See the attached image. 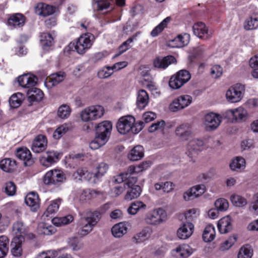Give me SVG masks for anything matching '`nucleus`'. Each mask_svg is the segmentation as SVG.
I'll list each match as a JSON object with an SVG mask.
<instances>
[{
  "label": "nucleus",
  "instance_id": "51",
  "mask_svg": "<svg viewBox=\"0 0 258 258\" xmlns=\"http://www.w3.org/2000/svg\"><path fill=\"white\" fill-rule=\"evenodd\" d=\"M230 200L234 205L238 207H243L247 204L245 199L236 194H233L231 196Z\"/></svg>",
  "mask_w": 258,
  "mask_h": 258
},
{
  "label": "nucleus",
  "instance_id": "41",
  "mask_svg": "<svg viewBox=\"0 0 258 258\" xmlns=\"http://www.w3.org/2000/svg\"><path fill=\"white\" fill-rule=\"evenodd\" d=\"M37 230L40 234L46 235H51L56 231V229L53 226L49 225L46 223H39L38 226Z\"/></svg>",
  "mask_w": 258,
  "mask_h": 258
},
{
  "label": "nucleus",
  "instance_id": "57",
  "mask_svg": "<svg viewBox=\"0 0 258 258\" xmlns=\"http://www.w3.org/2000/svg\"><path fill=\"white\" fill-rule=\"evenodd\" d=\"M16 191V186L12 181H9L5 183L4 192L9 196L14 195Z\"/></svg>",
  "mask_w": 258,
  "mask_h": 258
},
{
  "label": "nucleus",
  "instance_id": "9",
  "mask_svg": "<svg viewBox=\"0 0 258 258\" xmlns=\"http://www.w3.org/2000/svg\"><path fill=\"white\" fill-rule=\"evenodd\" d=\"M191 102V96L188 95H181L172 101L169 105V109L172 112H176L187 107Z\"/></svg>",
  "mask_w": 258,
  "mask_h": 258
},
{
  "label": "nucleus",
  "instance_id": "42",
  "mask_svg": "<svg viewBox=\"0 0 258 258\" xmlns=\"http://www.w3.org/2000/svg\"><path fill=\"white\" fill-rule=\"evenodd\" d=\"M147 207L146 204L140 201H136L131 203L127 209L130 214L135 215L141 210H145Z\"/></svg>",
  "mask_w": 258,
  "mask_h": 258
},
{
  "label": "nucleus",
  "instance_id": "19",
  "mask_svg": "<svg viewBox=\"0 0 258 258\" xmlns=\"http://www.w3.org/2000/svg\"><path fill=\"white\" fill-rule=\"evenodd\" d=\"M47 146V141L45 136L39 135L34 139L32 146V150L36 153L44 151Z\"/></svg>",
  "mask_w": 258,
  "mask_h": 258
},
{
  "label": "nucleus",
  "instance_id": "8",
  "mask_svg": "<svg viewBox=\"0 0 258 258\" xmlns=\"http://www.w3.org/2000/svg\"><path fill=\"white\" fill-rule=\"evenodd\" d=\"M244 91V85L236 84L228 90L226 93V98L231 103L239 102L242 98Z\"/></svg>",
  "mask_w": 258,
  "mask_h": 258
},
{
  "label": "nucleus",
  "instance_id": "47",
  "mask_svg": "<svg viewBox=\"0 0 258 258\" xmlns=\"http://www.w3.org/2000/svg\"><path fill=\"white\" fill-rule=\"evenodd\" d=\"M61 201L62 200L60 198H57L52 201L48 205L44 214H45L46 216H48L50 214L56 213L59 209Z\"/></svg>",
  "mask_w": 258,
  "mask_h": 258
},
{
  "label": "nucleus",
  "instance_id": "30",
  "mask_svg": "<svg viewBox=\"0 0 258 258\" xmlns=\"http://www.w3.org/2000/svg\"><path fill=\"white\" fill-rule=\"evenodd\" d=\"M24 240V238L22 236L15 237L14 238L11 246L12 247L11 252L15 256H19L22 254V243Z\"/></svg>",
  "mask_w": 258,
  "mask_h": 258
},
{
  "label": "nucleus",
  "instance_id": "34",
  "mask_svg": "<svg viewBox=\"0 0 258 258\" xmlns=\"http://www.w3.org/2000/svg\"><path fill=\"white\" fill-rule=\"evenodd\" d=\"M66 76V73L63 72H59L51 75L47 79L46 82L49 87L54 86L61 82Z\"/></svg>",
  "mask_w": 258,
  "mask_h": 258
},
{
  "label": "nucleus",
  "instance_id": "52",
  "mask_svg": "<svg viewBox=\"0 0 258 258\" xmlns=\"http://www.w3.org/2000/svg\"><path fill=\"white\" fill-rule=\"evenodd\" d=\"M71 109L69 106L63 104L59 106L57 111L58 116L61 119L67 118L70 115Z\"/></svg>",
  "mask_w": 258,
  "mask_h": 258
},
{
  "label": "nucleus",
  "instance_id": "29",
  "mask_svg": "<svg viewBox=\"0 0 258 258\" xmlns=\"http://www.w3.org/2000/svg\"><path fill=\"white\" fill-rule=\"evenodd\" d=\"M73 176L77 180H85L93 183L92 172L85 168L78 169L74 173Z\"/></svg>",
  "mask_w": 258,
  "mask_h": 258
},
{
  "label": "nucleus",
  "instance_id": "48",
  "mask_svg": "<svg viewBox=\"0 0 258 258\" xmlns=\"http://www.w3.org/2000/svg\"><path fill=\"white\" fill-rule=\"evenodd\" d=\"M108 141L97 135L93 140H92L89 144L90 148L92 150H96L104 146Z\"/></svg>",
  "mask_w": 258,
  "mask_h": 258
},
{
  "label": "nucleus",
  "instance_id": "61",
  "mask_svg": "<svg viewBox=\"0 0 258 258\" xmlns=\"http://www.w3.org/2000/svg\"><path fill=\"white\" fill-rule=\"evenodd\" d=\"M111 67H106L98 72V77L100 79L107 78L113 74Z\"/></svg>",
  "mask_w": 258,
  "mask_h": 258
},
{
  "label": "nucleus",
  "instance_id": "46",
  "mask_svg": "<svg viewBox=\"0 0 258 258\" xmlns=\"http://www.w3.org/2000/svg\"><path fill=\"white\" fill-rule=\"evenodd\" d=\"M24 100V95L21 93L12 95L9 99L10 105L12 108H17L20 106Z\"/></svg>",
  "mask_w": 258,
  "mask_h": 258
},
{
  "label": "nucleus",
  "instance_id": "54",
  "mask_svg": "<svg viewBox=\"0 0 258 258\" xmlns=\"http://www.w3.org/2000/svg\"><path fill=\"white\" fill-rule=\"evenodd\" d=\"M247 115V111L243 107H238L235 109L234 120L239 121L245 119Z\"/></svg>",
  "mask_w": 258,
  "mask_h": 258
},
{
  "label": "nucleus",
  "instance_id": "18",
  "mask_svg": "<svg viewBox=\"0 0 258 258\" xmlns=\"http://www.w3.org/2000/svg\"><path fill=\"white\" fill-rule=\"evenodd\" d=\"M107 164L101 162L99 163L91 171L93 183H96L101 180L102 177L105 175L108 170Z\"/></svg>",
  "mask_w": 258,
  "mask_h": 258
},
{
  "label": "nucleus",
  "instance_id": "11",
  "mask_svg": "<svg viewBox=\"0 0 258 258\" xmlns=\"http://www.w3.org/2000/svg\"><path fill=\"white\" fill-rule=\"evenodd\" d=\"M175 134L180 141H187L192 137V127L188 123H182L176 127Z\"/></svg>",
  "mask_w": 258,
  "mask_h": 258
},
{
  "label": "nucleus",
  "instance_id": "14",
  "mask_svg": "<svg viewBox=\"0 0 258 258\" xmlns=\"http://www.w3.org/2000/svg\"><path fill=\"white\" fill-rule=\"evenodd\" d=\"M204 149V142L203 140L195 138L189 141L186 147V154L192 158L199 152Z\"/></svg>",
  "mask_w": 258,
  "mask_h": 258
},
{
  "label": "nucleus",
  "instance_id": "45",
  "mask_svg": "<svg viewBox=\"0 0 258 258\" xmlns=\"http://www.w3.org/2000/svg\"><path fill=\"white\" fill-rule=\"evenodd\" d=\"M189 35L187 34L184 35H179L173 40L172 42L175 44L173 47H182L187 45L189 41Z\"/></svg>",
  "mask_w": 258,
  "mask_h": 258
},
{
  "label": "nucleus",
  "instance_id": "25",
  "mask_svg": "<svg viewBox=\"0 0 258 258\" xmlns=\"http://www.w3.org/2000/svg\"><path fill=\"white\" fill-rule=\"evenodd\" d=\"M172 254L176 257L187 258L192 253V248L186 244L179 245L171 251Z\"/></svg>",
  "mask_w": 258,
  "mask_h": 258
},
{
  "label": "nucleus",
  "instance_id": "60",
  "mask_svg": "<svg viewBox=\"0 0 258 258\" xmlns=\"http://www.w3.org/2000/svg\"><path fill=\"white\" fill-rule=\"evenodd\" d=\"M134 37H131L127 39L126 41L124 42L118 48V53L115 55V56H118L128 50L130 47V44L133 41Z\"/></svg>",
  "mask_w": 258,
  "mask_h": 258
},
{
  "label": "nucleus",
  "instance_id": "32",
  "mask_svg": "<svg viewBox=\"0 0 258 258\" xmlns=\"http://www.w3.org/2000/svg\"><path fill=\"white\" fill-rule=\"evenodd\" d=\"M29 101H40L43 97V93L39 89L32 87L27 91Z\"/></svg>",
  "mask_w": 258,
  "mask_h": 258
},
{
  "label": "nucleus",
  "instance_id": "28",
  "mask_svg": "<svg viewBox=\"0 0 258 258\" xmlns=\"http://www.w3.org/2000/svg\"><path fill=\"white\" fill-rule=\"evenodd\" d=\"M35 13L38 15L46 17L53 14L54 13V9L52 6L40 3L36 7Z\"/></svg>",
  "mask_w": 258,
  "mask_h": 258
},
{
  "label": "nucleus",
  "instance_id": "5",
  "mask_svg": "<svg viewBox=\"0 0 258 258\" xmlns=\"http://www.w3.org/2000/svg\"><path fill=\"white\" fill-rule=\"evenodd\" d=\"M190 73L185 70H181L173 75L169 81V85L173 89L180 88L190 79Z\"/></svg>",
  "mask_w": 258,
  "mask_h": 258
},
{
  "label": "nucleus",
  "instance_id": "38",
  "mask_svg": "<svg viewBox=\"0 0 258 258\" xmlns=\"http://www.w3.org/2000/svg\"><path fill=\"white\" fill-rule=\"evenodd\" d=\"M127 228L124 223H119L114 225L112 229L111 232L112 235L115 237L119 238L122 237L126 233Z\"/></svg>",
  "mask_w": 258,
  "mask_h": 258
},
{
  "label": "nucleus",
  "instance_id": "3",
  "mask_svg": "<svg viewBox=\"0 0 258 258\" xmlns=\"http://www.w3.org/2000/svg\"><path fill=\"white\" fill-rule=\"evenodd\" d=\"M166 219L167 213L161 208L155 209L148 212L144 219L146 224L153 226L159 225L164 222Z\"/></svg>",
  "mask_w": 258,
  "mask_h": 258
},
{
  "label": "nucleus",
  "instance_id": "16",
  "mask_svg": "<svg viewBox=\"0 0 258 258\" xmlns=\"http://www.w3.org/2000/svg\"><path fill=\"white\" fill-rule=\"evenodd\" d=\"M206 191L204 184H198L191 187L184 192L183 197L185 201L193 200L202 196Z\"/></svg>",
  "mask_w": 258,
  "mask_h": 258
},
{
  "label": "nucleus",
  "instance_id": "4",
  "mask_svg": "<svg viewBox=\"0 0 258 258\" xmlns=\"http://www.w3.org/2000/svg\"><path fill=\"white\" fill-rule=\"evenodd\" d=\"M104 109L101 105L91 106L84 109L80 113L82 121L88 122L101 118L104 114Z\"/></svg>",
  "mask_w": 258,
  "mask_h": 258
},
{
  "label": "nucleus",
  "instance_id": "27",
  "mask_svg": "<svg viewBox=\"0 0 258 258\" xmlns=\"http://www.w3.org/2000/svg\"><path fill=\"white\" fill-rule=\"evenodd\" d=\"M219 231L221 234H225L230 232L232 229L231 220L229 216L221 218L217 224Z\"/></svg>",
  "mask_w": 258,
  "mask_h": 258
},
{
  "label": "nucleus",
  "instance_id": "31",
  "mask_svg": "<svg viewBox=\"0 0 258 258\" xmlns=\"http://www.w3.org/2000/svg\"><path fill=\"white\" fill-rule=\"evenodd\" d=\"M149 96L144 90H140L138 92L137 106L140 109H144L149 103Z\"/></svg>",
  "mask_w": 258,
  "mask_h": 258
},
{
  "label": "nucleus",
  "instance_id": "63",
  "mask_svg": "<svg viewBox=\"0 0 258 258\" xmlns=\"http://www.w3.org/2000/svg\"><path fill=\"white\" fill-rule=\"evenodd\" d=\"M236 241V239L235 237H230L228 239L221 243L220 249L222 251L228 250L232 246Z\"/></svg>",
  "mask_w": 258,
  "mask_h": 258
},
{
  "label": "nucleus",
  "instance_id": "43",
  "mask_svg": "<svg viewBox=\"0 0 258 258\" xmlns=\"http://www.w3.org/2000/svg\"><path fill=\"white\" fill-rule=\"evenodd\" d=\"M74 220V217L71 215H68L66 216L55 217L52 219V223L57 226H61L68 225Z\"/></svg>",
  "mask_w": 258,
  "mask_h": 258
},
{
  "label": "nucleus",
  "instance_id": "24",
  "mask_svg": "<svg viewBox=\"0 0 258 258\" xmlns=\"http://www.w3.org/2000/svg\"><path fill=\"white\" fill-rule=\"evenodd\" d=\"M25 201L33 212L36 211L39 208V199L38 194L36 192H32L28 194L25 198Z\"/></svg>",
  "mask_w": 258,
  "mask_h": 258
},
{
  "label": "nucleus",
  "instance_id": "13",
  "mask_svg": "<svg viewBox=\"0 0 258 258\" xmlns=\"http://www.w3.org/2000/svg\"><path fill=\"white\" fill-rule=\"evenodd\" d=\"M152 233L153 231L151 228L145 227L131 237V242L132 244L135 245L144 243L150 238Z\"/></svg>",
  "mask_w": 258,
  "mask_h": 258
},
{
  "label": "nucleus",
  "instance_id": "21",
  "mask_svg": "<svg viewBox=\"0 0 258 258\" xmlns=\"http://www.w3.org/2000/svg\"><path fill=\"white\" fill-rule=\"evenodd\" d=\"M194 225L190 222H185L178 229L177 235L181 239H186L189 238L192 234Z\"/></svg>",
  "mask_w": 258,
  "mask_h": 258
},
{
  "label": "nucleus",
  "instance_id": "35",
  "mask_svg": "<svg viewBox=\"0 0 258 258\" xmlns=\"http://www.w3.org/2000/svg\"><path fill=\"white\" fill-rule=\"evenodd\" d=\"M229 166L232 171H240L245 168V160L242 157H236L232 160Z\"/></svg>",
  "mask_w": 258,
  "mask_h": 258
},
{
  "label": "nucleus",
  "instance_id": "10",
  "mask_svg": "<svg viewBox=\"0 0 258 258\" xmlns=\"http://www.w3.org/2000/svg\"><path fill=\"white\" fill-rule=\"evenodd\" d=\"M221 122V117L218 114L209 113L206 114L204 118V124L207 131L216 129Z\"/></svg>",
  "mask_w": 258,
  "mask_h": 258
},
{
  "label": "nucleus",
  "instance_id": "36",
  "mask_svg": "<svg viewBox=\"0 0 258 258\" xmlns=\"http://www.w3.org/2000/svg\"><path fill=\"white\" fill-rule=\"evenodd\" d=\"M13 231L17 235L16 237L22 236L24 238V236L28 233V227L22 221H18L14 223Z\"/></svg>",
  "mask_w": 258,
  "mask_h": 258
},
{
  "label": "nucleus",
  "instance_id": "26",
  "mask_svg": "<svg viewBox=\"0 0 258 258\" xmlns=\"http://www.w3.org/2000/svg\"><path fill=\"white\" fill-rule=\"evenodd\" d=\"M18 82L21 87L29 89L35 85L36 79L34 76L25 74L18 78Z\"/></svg>",
  "mask_w": 258,
  "mask_h": 258
},
{
  "label": "nucleus",
  "instance_id": "37",
  "mask_svg": "<svg viewBox=\"0 0 258 258\" xmlns=\"http://www.w3.org/2000/svg\"><path fill=\"white\" fill-rule=\"evenodd\" d=\"M141 191L140 186L137 185H134L127 190L124 199L129 201L137 198L140 195Z\"/></svg>",
  "mask_w": 258,
  "mask_h": 258
},
{
  "label": "nucleus",
  "instance_id": "50",
  "mask_svg": "<svg viewBox=\"0 0 258 258\" xmlns=\"http://www.w3.org/2000/svg\"><path fill=\"white\" fill-rule=\"evenodd\" d=\"M253 251L250 246L248 245L241 247L238 253V258H251Z\"/></svg>",
  "mask_w": 258,
  "mask_h": 258
},
{
  "label": "nucleus",
  "instance_id": "55",
  "mask_svg": "<svg viewBox=\"0 0 258 258\" xmlns=\"http://www.w3.org/2000/svg\"><path fill=\"white\" fill-rule=\"evenodd\" d=\"M40 41L43 46H50L53 43V38L50 34L43 33L41 35Z\"/></svg>",
  "mask_w": 258,
  "mask_h": 258
},
{
  "label": "nucleus",
  "instance_id": "39",
  "mask_svg": "<svg viewBox=\"0 0 258 258\" xmlns=\"http://www.w3.org/2000/svg\"><path fill=\"white\" fill-rule=\"evenodd\" d=\"M243 28L247 31L257 29L258 28V16L254 15L248 17L244 22Z\"/></svg>",
  "mask_w": 258,
  "mask_h": 258
},
{
  "label": "nucleus",
  "instance_id": "22",
  "mask_svg": "<svg viewBox=\"0 0 258 258\" xmlns=\"http://www.w3.org/2000/svg\"><path fill=\"white\" fill-rule=\"evenodd\" d=\"M176 61L175 58L172 55H168L164 57H157L153 61L154 66L158 69H165L170 64Z\"/></svg>",
  "mask_w": 258,
  "mask_h": 258
},
{
  "label": "nucleus",
  "instance_id": "33",
  "mask_svg": "<svg viewBox=\"0 0 258 258\" xmlns=\"http://www.w3.org/2000/svg\"><path fill=\"white\" fill-rule=\"evenodd\" d=\"M144 155V148L142 146L138 145L133 148L128 154V158L133 161L141 159Z\"/></svg>",
  "mask_w": 258,
  "mask_h": 258
},
{
  "label": "nucleus",
  "instance_id": "59",
  "mask_svg": "<svg viewBox=\"0 0 258 258\" xmlns=\"http://www.w3.org/2000/svg\"><path fill=\"white\" fill-rule=\"evenodd\" d=\"M68 131V127L66 124H63L56 129L53 134V137L54 139H60Z\"/></svg>",
  "mask_w": 258,
  "mask_h": 258
},
{
  "label": "nucleus",
  "instance_id": "44",
  "mask_svg": "<svg viewBox=\"0 0 258 258\" xmlns=\"http://www.w3.org/2000/svg\"><path fill=\"white\" fill-rule=\"evenodd\" d=\"M16 166V161L10 159H5L0 162L1 168L7 172H11Z\"/></svg>",
  "mask_w": 258,
  "mask_h": 258
},
{
  "label": "nucleus",
  "instance_id": "15",
  "mask_svg": "<svg viewBox=\"0 0 258 258\" xmlns=\"http://www.w3.org/2000/svg\"><path fill=\"white\" fill-rule=\"evenodd\" d=\"M112 125L109 121H104L97 124L95 127V134L108 141L111 135Z\"/></svg>",
  "mask_w": 258,
  "mask_h": 258
},
{
  "label": "nucleus",
  "instance_id": "49",
  "mask_svg": "<svg viewBox=\"0 0 258 258\" xmlns=\"http://www.w3.org/2000/svg\"><path fill=\"white\" fill-rule=\"evenodd\" d=\"M170 21V18L167 17L164 19L158 25H157L151 32L152 37L157 36L165 28L167 24Z\"/></svg>",
  "mask_w": 258,
  "mask_h": 258
},
{
  "label": "nucleus",
  "instance_id": "7",
  "mask_svg": "<svg viewBox=\"0 0 258 258\" xmlns=\"http://www.w3.org/2000/svg\"><path fill=\"white\" fill-rule=\"evenodd\" d=\"M66 180V175L61 170H51L45 174L43 178L44 183L46 185H57L63 182Z\"/></svg>",
  "mask_w": 258,
  "mask_h": 258
},
{
  "label": "nucleus",
  "instance_id": "64",
  "mask_svg": "<svg viewBox=\"0 0 258 258\" xmlns=\"http://www.w3.org/2000/svg\"><path fill=\"white\" fill-rule=\"evenodd\" d=\"M200 214V211L197 209H191L188 210L185 213V217L186 219L192 220L198 217Z\"/></svg>",
  "mask_w": 258,
  "mask_h": 258
},
{
  "label": "nucleus",
  "instance_id": "6",
  "mask_svg": "<svg viewBox=\"0 0 258 258\" xmlns=\"http://www.w3.org/2000/svg\"><path fill=\"white\" fill-rule=\"evenodd\" d=\"M94 36L90 33L81 35L76 42L75 48L77 52L81 54L85 53L93 44Z\"/></svg>",
  "mask_w": 258,
  "mask_h": 258
},
{
  "label": "nucleus",
  "instance_id": "17",
  "mask_svg": "<svg viewBox=\"0 0 258 258\" xmlns=\"http://www.w3.org/2000/svg\"><path fill=\"white\" fill-rule=\"evenodd\" d=\"M194 34L200 38L205 40L210 38L212 33L209 31L206 25L202 22H198L192 26Z\"/></svg>",
  "mask_w": 258,
  "mask_h": 258
},
{
  "label": "nucleus",
  "instance_id": "58",
  "mask_svg": "<svg viewBox=\"0 0 258 258\" xmlns=\"http://www.w3.org/2000/svg\"><path fill=\"white\" fill-rule=\"evenodd\" d=\"M165 126V122L163 120H161L152 124L149 126L148 131L150 133H153L156 131H163Z\"/></svg>",
  "mask_w": 258,
  "mask_h": 258
},
{
  "label": "nucleus",
  "instance_id": "56",
  "mask_svg": "<svg viewBox=\"0 0 258 258\" xmlns=\"http://www.w3.org/2000/svg\"><path fill=\"white\" fill-rule=\"evenodd\" d=\"M215 206L219 211H225L228 208L229 203L227 200L220 198L215 201Z\"/></svg>",
  "mask_w": 258,
  "mask_h": 258
},
{
  "label": "nucleus",
  "instance_id": "23",
  "mask_svg": "<svg viewBox=\"0 0 258 258\" xmlns=\"http://www.w3.org/2000/svg\"><path fill=\"white\" fill-rule=\"evenodd\" d=\"M25 23V17L20 13L11 15L8 19V25L13 28L21 27Z\"/></svg>",
  "mask_w": 258,
  "mask_h": 258
},
{
  "label": "nucleus",
  "instance_id": "2",
  "mask_svg": "<svg viewBox=\"0 0 258 258\" xmlns=\"http://www.w3.org/2000/svg\"><path fill=\"white\" fill-rule=\"evenodd\" d=\"M144 126L143 121L136 122L135 118L132 115H125L119 118L116 123V128L120 134L124 135L130 132L137 134Z\"/></svg>",
  "mask_w": 258,
  "mask_h": 258
},
{
  "label": "nucleus",
  "instance_id": "40",
  "mask_svg": "<svg viewBox=\"0 0 258 258\" xmlns=\"http://www.w3.org/2000/svg\"><path fill=\"white\" fill-rule=\"evenodd\" d=\"M215 236V227L212 224L207 225L203 233V240L207 242H210L214 239Z\"/></svg>",
  "mask_w": 258,
  "mask_h": 258
},
{
  "label": "nucleus",
  "instance_id": "20",
  "mask_svg": "<svg viewBox=\"0 0 258 258\" xmlns=\"http://www.w3.org/2000/svg\"><path fill=\"white\" fill-rule=\"evenodd\" d=\"M16 156L19 159L23 161L25 166H31L34 163L30 150L27 148H20L17 150Z\"/></svg>",
  "mask_w": 258,
  "mask_h": 258
},
{
  "label": "nucleus",
  "instance_id": "12",
  "mask_svg": "<svg viewBox=\"0 0 258 258\" xmlns=\"http://www.w3.org/2000/svg\"><path fill=\"white\" fill-rule=\"evenodd\" d=\"M61 157V154L54 151H47L43 154L39 159L40 164L45 167H49L57 162Z\"/></svg>",
  "mask_w": 258,
  "mask_h": 258
},
{
  "label": "nucleus",
  "instance_id": "53",
  "mask_svg": "<svg viewBox=\"0 0 258 258\" xmlns=\"http://www.w3.org/2000/svg\"><path fill=\"white\" fill-rule=\"evenodd\" d=\"M92 6L94 10L101 11L107 9L109 3L107 0H93Z\"/></svg>",
  "mask_w": 258,
  "mask_h": 258
},
{
  "label": "nucleus",
  "instance_id": "62",
  "mask_svg": "<svg viewBox=\"0 0 258 258\" xmlns=\"http://www.w3.org/2000/svg\"><path fill=\"white\" fill-rule=\"evenodd\" d=\"M223 73L222 68L219 65H215L211 69V75L212 78L217 79L219 78Z\"/></svg>",
  "mask_w": 258,
  "mask_h": 258
},
{
  "label": "nucleus",
  "instance_id": "1",
  "mask_svg": "<svg viewBox=\"0 0 258 258\" xmlns=\"http://www.w3.org/2000/svg\"><path fill=\"white\" fill-rule=\"evenodd\" d=\"M100 219L101 214L98 211H90L87 212L85 215L81 214L78 222L79 234L82 236L88 234Z\"/></svg>",
  "mask_w": 258,
  "mask_h": 258
}]
</instances>
